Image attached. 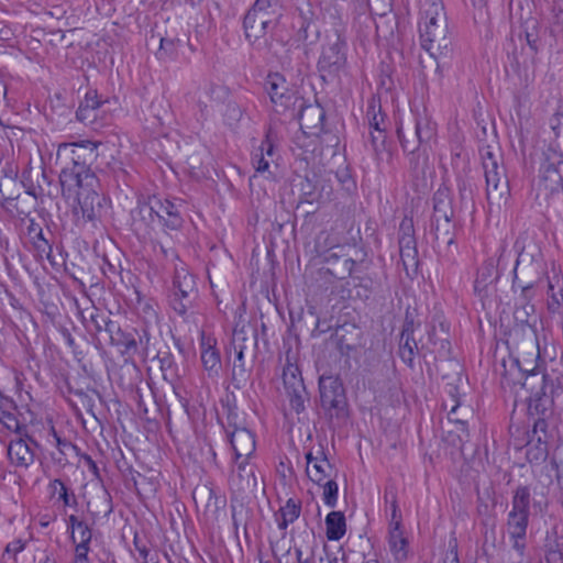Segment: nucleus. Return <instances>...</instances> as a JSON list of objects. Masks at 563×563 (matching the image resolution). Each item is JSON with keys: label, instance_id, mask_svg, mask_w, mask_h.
Returning <instances> with one entry per match:
<instances>
[{"label": "nucleus", "instance_id": "f257e3e1", "mask_svg": "<svg viewBox=\"0 0 563 563\" xmlns=\"http://www.w3.org/2000/svg\"><path fill=\"white\" fill-rule=\"evenodd\" d=\"M419 33L421 47L433 58L451 55L453 37L441 0H421Z\"/></svg>", "mask_w": 563, "mask_h": 563}, {"label": "nucleus", "instance_id": "f03ea898", "mask_svg": "<svg viewBox=\"0 0 563 563\" xmlns=\"http://www.w3.org/2000/svg\"><path fill=\"white\" fill-rule=\"evenodd\" d=\"M98 145L91 141L62 143L56 152V164L62 168L59 183L62 190H71L86 175H95L90 166L98 156Z\"/></svg>", "mask_w": 563, "mask_h": 563}, {"label": "nucleus", "instance_id": "7ed1b4c3", "mask_svg": "<svg viewBox=\"0 0 563 563\" xmlns=\"http://www.w3.org/2000/svg\"><path fill=\"white\" fill-rule=\"evenodd\" d=\"M522 387L530 391L529 411L544 413L550 407L563 406V372L552 368L540 373L528 372Z\"/></svg>", "mask_w": 563, "mask_h": 563}, {"label": "nucleus", "instance_id": "20e7f679", "mask_svg": "<svg viewBox=\"0 0 563 563\" xmlns=\"http://www.w3.org/2000/svg\"><path fill=\"white\" fill-rule=\"evenodd\" d=\"M346 24L341 18H334L330 30L325 31V40L318 59L321 78L333 79L345 68L347 63Z\"/></svg>", "mask_w": 563, "mask_h": 563}, {"label": "nucleus", "instance_id": "39448f33", "mask_svg": "<svg viewBox=\"0 0 563 563\" xmlns=\"http://www.w3.org/2000/svg\"><path fill=\"white\" fill-rule=\"evenodd\" d=\"M482 165L486 179V197L490 205L500 207L510 197L509 180L503 156L495 154L489 146L482 151Z\"/></svg>", "mask_w": 563, "mask_h": 563}, {"label": "nucleus", "instance_id": "423d86ee", "mask_svg": "<svg viewBox=\"0 0 563 563\" xmlns=\"http://www.w3.org/2000/svg\"><path fill=\"white\" fill-rule=\"evenodd\" d=\"M197 297L198 288L195 276L185 266H176L169 294L170 308L184 320H187L192 312Z\"/></svg>", "mask_w": 563, "mask_h": 563}, {"label": "nucleus", "instance_id": "0eeeda50", "mask_svg": "<svg viewBox=\"0 0 563 563\" xmlns=\"http://www.w3.org/2000/svg\"><path fill=\"white\" fill-rule=\"evenodd\" d=\"M98 179L95 175L84 176V180L80 181L71 190H62L63 196L70 198L76 196L77 207L75 211L77 214H81L85 221H93L101 217L103 209L102 202L106 201L104 197L96 190Z\"/></svg>", "mask_w": 563, "mask_h": 563}, {"label": "nucleus", "instance_id": "6e6552de", "mask_svg": "<svg viewBox=\"0 0 563 563\" xmlns=\"http://www.w3.org/2000/svg\"><path fill=\"white\" fill-rule=\"evenodd\" d=\"M518 251V257L514 268V276L518 274L521 280L528 282L529 285H537L545 275V263L541 249L537 244L519 246V242L515 243Z\"/></svg>", "mask_w": 563, "mask_h": 563}, {"label": "nucleus", "instance_id": "1a4fd4ad", "mask_svg": "<svg viewBox=\"0 0 563 563\" xmlns=\"http://www.w3.org/2000/svg\"><path fill=\"white\" fill-rule=\"evenodd\" d=\"M319 390L321 407L331 417L345 418L347 416V398L340 377L333 375L320 376Z\"/></svg>", "mask_w": 563, "mask_h": 563}, {"label": "nucleus", "instance_id": "9d476101", "mask_svg": "<svg viewBox=\"0 0 563 563\" xmlns=\"http://www.w3.org/2000/svg\"><path fill=\"white\" fill-rule=\"evenodd\" d=\"M419 342V355L426 363H437L438 361L451 358L449 324L444 321H439V329L435 324H431L428 330L427 341L420 340Z\"/></svg>", "mask_w": 563, "mask_h": 563}, {"label": "nucleus", "instance_id": "9b49d317", "mask_svg": "<svg viewBox=\"0 0 563 563\" xmlns=\"http://www.w3.org/2000/svg\"><path fill=\"white\" fill-rule=\"evenodd\" d=\"M264 88L276 112L285 113L296 110V106L298 101H300V96L296 90L289 87L282 74H268L264 82Z\"/></svg>", "mask_w": 563, "mask_h": 563}, {"label": "nucleus", "instance_id": "f8f14e48", "mask_svg": "<svg viewBox=\"0 0 563 563\" xmlns=\"http://www.w3.org/2000/svg\"><path fill=\"white\" fill-rule=\"evenodd\" d=\"M274 26L272 15L247 11L243 20L245 37L257 51L268 49L267 33Z\"/></svg>", "mask_w": 563, "mask_h": 563}, {"label": "nucleus", "instance_id": "ddd939ff", "mask_svg": "<svg viewBox=\"0 0 563 563\" xmlns=\"http://www.w3.org/2000/svg\"><path fill=\"white\" fill-rule=\"evenodd\" d=\"M291 117L298 118L300 128L307 135H319L323 131L325 111L319 103L306 104L305 99L300 97L296 110L291 111Z\"/></svg>", "mask_w": 563, "mask_h": 563}, {"label": "nucleus", "instance_id": "4468645a", "mask_svg": "<svg viewBox=\"0 0 563 563\" xmlns=\"http://www.w3.org/2000/svg\"><path fill=\"white\" fill-rule=\"evenodd\" d=\"M155 221L166 230H179L183 225V218L179 210V205L168 200L162 199L155 195L151 196Z\"/></svg>", "mask_w": 563, "mask_h": 563}, {"label": "nucleus", "instance_id": "2eb2a0df", "mask_svg": "<svg viewBox=\"0 0 563 563\" xmlns=\"http://www.w3.org/2000/svg\"><path fill=\"white\" fill-rule=\"evenodd\" d=\"M397 135L401 147L409 154V168L415 177L424 176L429 164V156L421 145H417L416 141L406 139V133L401 126L397 128Z\"/></svg>", "mask_w": 563, "mask_h": 563}, {"label": "nucleus", "instance_id": "dca6fc26", "mask_svg": "<svg viewBox=\"0 0 563 563\" xmlns=\"http://www.w3.org/2000/svg\"><path fill=\"white\" fill-rule=\"evenodd\" d=\"M38 446L36 441L29 435L11 440L8 446L10 463L16 467L27 468L34 462V450L31 445Z\"/></svg>", "mask_w": 563, "mask_h": 563}, {"label": "nucleus", "instance_id": "f3484780", "mask_svg": "<svg viewBox=\"0 0 563 563\" xmlns=\"http://www.w3.org/2000/svg\"><path fill=\"white\" fill-rule=\"evenodd\" d=\"M401 235L399 236V253L402 265L408 272L418 266V250L411 223L402 221L400 224Z\"/></svg>", "mask_w": 563, "mask_h": 563}, {"label": "nucleus", "instance_id": "a211bd4d", "mask_svg": "<svg viewBox=\"0 0 563 563\" xmlns=\"http://www.w3.org/2000/svg\"><path fill=\"white\" fill-rule=\"evenodd\" d=\"M236 463L238 473L230 478L231 487L241 494L254 493L258 487L254 466L250 465L247 460L238 461Z\"/></svg>", "mask_w": 563, "mask_h": 563}, {"label": "nucleus", "instance_id": "6ab92c4d", "mask_svg": "<svg viewBox=\"0 0 563 563\" xmlns=\"http://www.w3.org/2000/svg\"><path fill=\"white\" fill-rule=\"evenodd\" d=\"M114 338L111 341V345L123 347L122 353L134 355L139 353L140 346L148 343V335L144 331V335H140L135 329L123 330L121 327L114 332Z\"/></svg>", "mask_w": 563, "mask_h": 563}, {"label": "nucleus", "instance_id": "aec40b11", "mask_svg": "<svg viewBox=\"0 0 563 563\" xmlns=\"http://www.w3.org/2000/svg\"><path fill=\"white\" fill-rule=\"evenodd\" d=\"M295 25L297 26V41L313 44L319 38L320 32L314 22V13L309 4L306 10L299 9Z\"/></svg>", "mask_w": 563, "mask_h": 563}, {"label": "nucleus", "instance_id": "412c9836", "mask_svg": "<svg viewBox=\"0 0 563 563\" xmlns=\"http://www.w3.org/2000/svg\"><path fill=\"white\" fill-rule=\"evenodd\" d=\"M529 518L530 517H522L509 512L507 515V532L509 534L510 540L512 541V548L520 555H523L526 549V538L529 526Z\"/></svg>", "mask_w": 563, "mask_h": 563}, {"label": "nucleus", "instance_id": "4be33fe9", "mask_svg": "<svg viewBox=\"0 0 563 563\" xmlns=\"http://www.w3.org/2000/svg\"><path fill=\"white\" fill-rule=\"evenodd\" d=\"M229 439L234 451L235 462L241 457L247 460L255 452V438L246 428H234L229 433Z\"/></svg>", "mask_w": 563, "mask_h": 563}, {"label": "nucleus", "instance_id": "5701e85b", "mask_svg": "<svg viewBox=\"0 0 563 563\" xmlns=\"http://www.w3.org/2000/svg\"><path fill=\"white\" fill-rule=\"evenodd\" d=\"M396 525L398 523L396 522ZM388 545L397 563H404L413 555L409 540L405 537L402 529H398L397 526L394 529H389Z\"/></svg>", "mask_w": 563, "mask_h": 563}, {"label": "nucleus", "instance_id": "b1692460", "mask_svg": "<svg viewBox=\"0 0 563 563\" xmlns=\"http://www.w3.org/2000/svg\"><path fill=\"white\" fill-rule=\"evenodd\" d=\"M538 505L539 503L532 499L529 486L519 485L512 492L509 514L530 517L531 508H536Z\"/></svg>", "mask_w": 563, "mask_h": 563}, {"label": "nucleus", "instance_id": "393cba45", "mask_svg": "<svg viewBox=\"0 0 563 563\" xmlns=\"http://www.w3.org/2000/svg\"><path fill=\"white\" fill-rule=\"evenodd\" d=\"M538 189L545 196L563 190V176L560 168L541 166Z\"/></svg>", "mask_w": 563, "mask_h": 563}, {"label": "nucleus", "instance_id": "a878e982", "mask_svg": "<svg viewBox=\"0 0 563 563\" xmlns=\"http://www.w3.org/2000/svg\"><path fill=\"white\" fill-rule=\"evenodd\" d=\"M544 552L547 563H563V531L560 532L558 526L547 532Z\"/></svg>", "mask_w": 563, "mask_h": 563}, {"label": "nucleus", "instance_id": "bb28decb", "mask_svg": "<svg viewBox=\"0 0 563 563\" xmlns=\"http://www.w3.org/2000/svg\"><path fill=\"white\" fill-rule=\"evenodd\" d=\"M433 221L452 219L454 216L451 191L446 186H440L433 195Z\"/></svg>", "mask_w": 563, "mask_h": 563}, {"label": "nucleus", "instance_id": "cd10ccee", "mask_svg": "<svg viewBox=\"0 0 563 563\" xmlns=\"http://www.w3.org/2000/svg\"><path fill=\"white\" fill-rule=\"evenodd\" d=\"M108 312L92 306L81 311L82 323L86 330L96 336V341L100 343V333L103 325H107Z\"/></svg>", "mask_w": 563, "mask_h": 563}, {"label": "nucleus", "instance_id": "c85d7f7f", "mask_svg": "<svg viewBox=\"0 0 563 563\" xmlns=\"http://www.w3.org/2000/svg\"><path fill=\"white\" fill-rule=\"evenodd\" d=\"M102 101L99 100L96 90H89L86 92L85 99L80 102L76 118L78 121L85 124H92L97 118L96 111L101 106Z\"/></svg>", "mask_w": 563, "mask_h": 563}, {"label": "nucleus", "instance_id": "c756f323", "mask_svg": "<svg viewBox=\"0 0 563 563\" xmlns=\"http://www.w3.org/2000/svg\"><path fill=\"white\" fill-rule=\"evenodd\" d=\"M275 145L269 137V133L266 134L265 140L262 141L260 147L253 153L252 164L257 173L267 172L271 162H274Z\"/></svg>", "mask_w": 563, "mask_h": 563}, {"label": "nucleus", "instance_id": "7c9ffc66", "mask_svg": "<svg viewBox=\"0 0 563 563\" xmlns=\"http://www.w3.org/2000/svg\"><path fill=\"white\" fill-rule=\"evenodd\" d=\"M499 278V273L493 260L486 261L477 273L474 282V289L478 295H487L488 286L493 285Z\"/></svg>", "mask_w": 563, "mask_h": 563}, {"label": "nucleus", "instance_id": "2f4dec72", "mask_svg": "<svg viewBox=\"0 0 563 563\" xmlns=\"http://www.w3.org/2000/svg\"><path fill=\"white\" fill-rule=\"evenodd\" d=\"M301 514V503L289 498L277 512H275V521L280 530H286L287 527L295 522Z\"/></svg>", "mask_w": 563, "mask_h": 563}, {"label": "nucleus", "instance_id": "473e14b6", "mask_svg": "<svg viewBox=\"0 0 563 563\" xmlns=\"http://www.w3.org/2000/svg\"><path fill=\"white\" fill-rule=\"evenodd\" d=\"M133 225L136 229H146L152 227L156 221L154 217L151 196L144 201H139L137 206L131 211Z\"/></svg>", "mask_w": 563, "mask_h": 563}, {"label": "nucleus", "instance_id": "72a5a7b5", "mask_svg": "<svg viewBox=\"0 0 563 563\" xmlns=\"http://www.w3.org/2000/svg\"><path fill=\"white\" fill-rule=\"evenodd\" d=\"M306 473L313 483L322 485L325 478L335 477L336 470L331 465L324 453L321 452L320 460H316L311 467H307Z\"/></svg>", "mask_w": 563, "mask_h": 563}, {"label": "nucleus", "instance_id": "f704fd0d", "mask_svg": "<svg viewBox=\"0 0 563 563\" xmlns=\"http://www.w3.org/2000/svg\"><path fill=\"white\" fill-rule=\"evenodd\" d=\"M454 228L455 227L452 223V219L434 221L433 235L439 249L445 246L449 250L452 245L455 244Z\"/></svg>", "mask_w": 563, "mask_h": 563}, {"label": "nucleus", "instance_id": "c9c22d12", "mask_svg": "<svg viewBox=\"0 0 563 563\" xmlns=\"http://www.w3.org/2000/svg\"><path fill=\"white\" fill-rule=\"evenodd\" d=\"M52 238L53 232L47 229L46 232H42L41 234H37L35 236H32L29 242L32 245L33 252L35 254V257L40 261H43L44 258L52 262V252H53V244H52Z\"/></svg>", "mask_w": 563, "mask_h": 563}, {"label": "nucleus", "instance_id": "e433bc0d", "mask_svg": "<svg viewBox=\"0 0 563 563\" xmlns=\"http://www.w3.org/2000/svg\"><path fill=\"white\" fill-rule=\"evenodd\" d=\"M327 538L331 541L340 540L346 530L345 517L341 511H331L325 517Z\"/></svg>", "mask_w": 563, "mask_h": 563}, {"label": "nucleus", "instance_id": "4c0bfd02", "mask_svg": "<svg viewBox=\"0 0 563 563\" xmlns=\"http://www.w3.org/2000/svg\"><path fill=\"white\" fill-rule=\"evenodd\" d=\"M522 27L526 43L529 46L532 56H536L539 53L541 46L540 23L538 19L529 18L525 21Z\"/></svg>", "mask_w": 563, "mask_h": 563}, {"label": "nucleus", "instance_id": "58836bf2", "mask_svg": "<svg viewBox=\"0 0 563 563\" xmlns=\"http://www.w3.org/2000/svg\"><path fill=\"white\" fill-rule=\"evenodd\" d=\"M283 380L286 393L288 391H300L306 388L301 373L297 365L287 363L283 371Z\"/></svg>", "mask_w": 563, "mask_h": 563}, {"label": "nucleus", "instance_id": "ea45409f", "mask_svg": "<svg viewBox=\"0 0 563 563\" xmlns=\"http://www.w3.org/2000/svg\"><path fill=\"white\" fill-rule=\"evenodd\" d=\"M365 254L361 258L345 257L333 267L324 268V274H329L336 279H345L352 275L358 262H363Z\"/></svg>", "mask_w": 563, "mask_h": 563}, {"label": "nucleus", "instance_id": "a19ab883", "mask_svg": "<svg viewBox=\"0 0 563 563\" xmlns=\"http://www.w3.org/2000/svg\"><path fill=\"white\" fill-rule=\"evenodd\" d=\"M201 362L209 376H217L221 368L220 354L214 346L201 344Z\"/></svg>", "mask_w": 563, "mask_h": 563}, {"label": "nucleus", "instance_id": "79ce46f5", "mask_svg": "<svg viewBox=\"0 0 563 563\" xmlns=\"http://www.w3.org/2000/svg\"><path fill=\"white\" fill-rule=\"evenodd\" d=\"M420 345L416 341L415 336H400L399 341V356L404 363L409 367H413V361L416 354L419 355Z\"/></svg>", "mask_w": 563, "mask_h": 563}, {"label": "nucleus", "instance_id": "37998d69", "mask_svg": "<svg viewBox=\"0 0 563 563\" xmlns=\"http://www.w3.org/2000/svg\"><path fill=\"white\" fill-rule=\"evenodd\" d=\"M534 313V306L530 302H523L521 306H517L514 311V318L517 323H520L523 328L526 327L533 338L537 340L536 321L532 323L530 317Z\"/></svg>", "mask_w": 563, "mask_h": 563}, {"label": "nucleus", "instance_id": "c03bdc74", "mask_svg": "<svg viewBox=\"0 0 563 563\" xmlns=\"http://www.w3.org/2000/svg\"><path fill=\"white\" fill-rule=\"evenodd\" d=\"M256 333H252V338H247L244 329H235L232 335V346L234 349L235 355H238V361H242L244 356V351L247 350L252 344H256Z\"/></svg>", "mask_w": 563, "mask_h": 563}, {"label": "nucleus", "instance_id": "a18cd8bd", "mask_svg": "<svg viewBox=\"0 0 563 563\" xmlns=\"http://www.w3.org/2000/svg\"><path fill=\"white\" fill-rule=\"evenodd\" d=\"M417 145H423L429 142L435 134V123L431 122L427 117L417 118L415 122Z\"/></svg>", "mask_w": 563, "mask_h": 563}, {"label": "nucleus", "instance_id": "49530a36", "mask_svg": "<svg viewBox=\"0 0 563 563\" xmlns=\"http://www.w3.org/2000/svg\"><path fill=\"white\" fill-rule=\"evenodd\" d=\"M321 194L318 190V185L314 180L309 177H305L300 183V203H319Z\"/></svg>", "mask_w": 563, "mask_h": 563}, {"label": "nucleus", "instance_id": "de8ad7c7", "mask_svg": "<svg viewBox=\"0 0 563 563\" xmlns=\"http://www.w3.org/2000/svg\"><path fill=\"white\" fill-rule=\"evenodd\" d=\"M157 360L161 365L164 378L174 379L178 377V366L175 362L174 355L169 351H159L157 353Z\"/></svg>", "mask_w": 563, "mask_h": 563}, {"label": "nucleus", "instance_id": "09e8293b", "mask_svg": "<svg viewBox=\"0 0 563 563\" xmlns=\"http://www.w3.org/2000/svg\"><path fill=\"white\" fill-rule=\"evenodd\" d=\"M250 380V371L244 365V356L242 361L235 358L232 368V380L231 384L235 389L244 388Z\"/></svg>", "mask_w": 563, "mask_h": 563}, {"label": "nucleus", "instance_id": "8fccbe9b", "mask_svg": "<svg viewBox=\"0 0 563 563\" xmlns=\"http://www.w3.org/2000/svg\"><path fill=\"white\" fill-rule=\"evenodd\" d=\"M179 43L178 38L161 37L159 48L156 53L157 57L163 60L174 58Z\"/></svg>", "mask_w": 563, "mask_h": 563}, {"label": "nucleus", "instance_id": "3c124183", "mask_svg": "<svg viewBox=\"0 0 563 563\" xmlns=\"http://www.w3.org/2000/svg\"><path fill=\"white\" fill-rule=\"evenodd\" d=\"M563 164V153L561 150H559L553 144H550L544 151H543V161L541 163V166L545 167H558Z\"/></svg>", "mask_w": 563, "mask_h": 563}, {"label": "nucleus", "instance_id": "603ef678", "mask_svg": "<svg viewBox=\"0 0 563 563\" xmlns=\"http://www.w3.org/2000/svg\"><path fill=\"white\" fill-rule=\"evenodd\" d=\"M49 487L53 490V494L58 493V497L60 500H63L64 506H76L77 499L74 493L69 494L68 488L60 479H54Z\"/></svg>", "mask_w": 563, "mask_h": 563}, {"label": "nucleus", "instance_id": "864d4df0", "mask_svg": "<svg viewBox=\"0 0 563 563\" xmlns=\"http://www.w3.org/2000/svg\"><path fill=\"white\" fill-rule=\"evenodd\" d=\"M371 144L376 159H383L384 154L387 153L385 130L371 131Z\"/></svg>", "mask_w": 563, "mask_h": 563}, {"label": "nucleus", "instance_id": "5fc2aeb1", "mask_svg": "<svg viewBox=\"0 0 563 563\" xmlns=\"http://www.w3.org/2000/svg\"><path fill=\"white\" fill-rule=\"evenodd\" d=\"M287 396L289 398L290 407L296 411V413H301L305 411V402L308 400V393L306 388L301 389L300 391H288Z\"/></svg>", "mask_w": 563, "mask_h": 563}, {"label": "nucleus", "instance_id": "6e6d98bb", "mask_svg": "<svg viewBox=\"0 0 563 563\" xmlns=\"http://www.w3.org/2000/svg\"><path fill=\"white\" fill-rule=\"evenodd\" d=\"M323 486V501L329 507H334L338 500V484L334 478H330L325 483H322Z\"/></svg>", "mask_w": 563, "mask_h": 563}, {"label": "nucleus", "instance_id": "4d7b16f0", "mask_svg": "<svg viewBox=\"0 0 563 563\" xmlns=\"http://www.w3.org/2000/svg\"><path fill=\"white\" fill-rule=\"evenodd\" d=\"M345 246L336 245L331 247L323 256V262L329 265V267H333L335 264L344 260L345 257H351L347 253H344Z\"/></svg>", "mask_w": 563, "mask_h": 563}, {"label": "nucleus", "instance_id": "13d9d810", "mask_svg": "<svg viewBox=\"0 0 563 563\" xmlns=\"http://www.w3.org/2000/svg\"><path fill=\"white\" fill-rule=\"evenodd\" d=\"M534 286L536 285H529L528 282L521 280V278H519L518 274H516V276H514L512 289L516 290L517 288H519L521 290L520 297L523 300V302H530V300L533 296L532 289Z\"/></svg>", "mask_w": 563, "mask_h": 563}, {"label": "nucleus", "instance_id": "bf43d9fd", "mask_svg": "<svg viewBox=\"0 0 563 563\" xmlns=\"http://www.w3.org/2000/svg\"><path fill=\"white\" fill-rule=\"evenodd\" d=\"M372 14L385 16L391 11V0H367Z\"/></svg>", "mask_w": 563, "mask_h": 563}, {"label": "nucleus", "instance_id": "052dcab7", "mask_svg": "<svg viewBox=\"0 0 563 563\" xmlns=\"http://www.w3.org/2000/svg\"><path fill=\"white\" fill-rule=\"evenodd\" d=\"M134 486L139 494L144 492L145 494H153L156 492V483L150 481L146 476L137 473V476L133 477Z\"/></svg>", "mask_w": 563, "mask_h": 563}, {"label": "nucleus", "instance_id": "680f3d73", "mask_svg": "<svg viewBox=\"0 0 563 563\" xmlns=\"http://www.w3.org/2000/svg\"><path fill=\"white\" fill-rule=\"evenodd\" d=\"M119 328L120 325L112 321L109 316L107 319V325H103L102 332L100 333V343L97 342L96 345L98 346V344H101L102 341H107L110 344L115 335L114 332H117Z\"/></svg>", "mask_w": 563, "mask_h": 563}, {"label": "nucleus", "instance_id": "e2e57ef3", "mask_svg": "<svg viewBox=\"0 0 563 563\" xmlns=\"http://www.w3.org/2000/svg\"><path fill=\"white\" fill-rule=\"evenodd\" d=\"M277 3V0H256L253 7L249 11H255L265 15H273V7Z\"/></svg>", "mask_w": 563, "mask_h": 563}, {"label": "nucleus", "instance_id": "0e129e2a", "mask_svg": "<svg viewBox=\"0 0 563 563\" xmlns=\"http://www.w3.org/2000/svg\"><path fill=\"white\" fill-rule=\"evenodd\" d=\"M445 393L449 395L451 400L450 416L456 413V409L460 406V393L459 387L455 384H446Z\"/></svg>", "mask_w": 563, "mask_h": 563}, {"label": "nucleus", "instance_id": "69168bd1", "mask_svg": "<svg viewBox=\"0 0 563 563\" xmlns=\"http://www.w3.org/2000/svg\"><path fill=\"white\" fill-rule=\"evenodd\" d=\"M11 185H16L15 179L11 176H4L0 181V195L5 201H13L15 197L8 195V187Z\"/></svg>", "mask_w": 563, "mask_h": 563}, {"label": "nucleus", "instance_id": "338daca9", "mask_svg": "<svg viewBox=\"0 0 563 563\" xmlns=\"http://www.w3.org/2000/svg\"><path fill=\"white\" fill-rule=\"evenodd\" d=\"M0 420L3 422V424L12 430L14 429L16 432H21V427L19 424V421L18 419L15 418V416L11 412H8V411H2V417L0 418Z\"/></svg>", "mask_w": 563, "mask_h": 563}, {"label": "nucleus", "instance_id": "774afa93", "mask_svg": "<svg viewBox=\"0 0 563 563\" xmlns=\"http://www.w3.org/2000/svg\"><path fill=\"white\" fill-rule=\"evenodd\" d=\"M415 329H416L415 321L407 312L400 336H413Z\"/></svg>", "mask_w": 563, "mask_h": 563}]
</instances>
